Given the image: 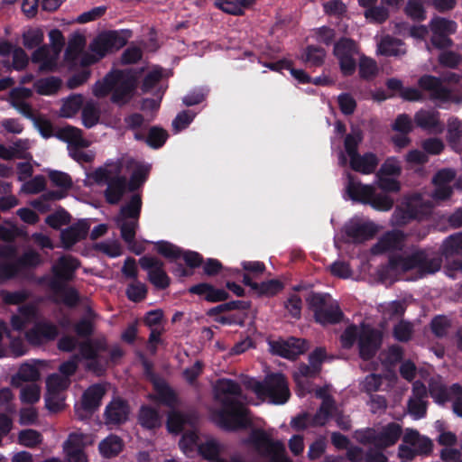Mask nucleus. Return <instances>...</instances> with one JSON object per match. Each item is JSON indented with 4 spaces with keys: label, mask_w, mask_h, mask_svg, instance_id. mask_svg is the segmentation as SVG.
I'll return each mask as SVG.
<instances>
[{
    "label": "nucleus",
    "mask_w": 462,
    "mask_h": 462,
    "mask_svg": "<svg viewBox=\"0 0 462 462\" xmlns=\"http://www.w3.org/2000/svg\"><path fill=\"white\" fill-rule=\"evenodd\" d=\"M122 162L118 161L115 164L114 172L116 176L112 177L108 182L107 187L105 190V198L108 204L116 205L122 199L125 190L127 189V179L125 176H119L122 171Z\"/></svg>",
    "instance_id": "f3484780"
},
{
    "label": "nucleus",
    "mask_w": 462,
    "mask_h": 462,
    "mask_svg": "<svg viewBox=\"0 0 462 462\" xmlns=\"http://www.w3.org/2000/svg\"><path fill=\"white\" fill-rule=\"evenodd\" d=\"M83 125L90 129L95 126L100 119V111L93 102H88L81 112Z\"/></svg>",
    "instance_id": "c03bdc74"
},
{
    "label": "nucleus",
    "mask_w": 462,
    "mask_h": 462,
    "mask_svg": "<svg viewBox=\"0 0 462 462\" xmlns=\"http://www.w3.org/2000/svg\"><path fill=\"white\" fill-rule=\"evenodd\" d=\"M245 443L252 445L261 457L269 458V462H291L285 457L284 444L273 440L262 429H254Z\"/></svg>",
    "instance_id": "39448f33"
},
{
    "label": "nucleus",
    "mask_w": 462,
    "mask_h": 462,
    "mask_svg": "<svg viewBox=\"0 0 462 462\" xmlns=\"http://www.w3.org/2000/svg\"><path fill=\"white\" fill-rule=\"evenodd\" d=\"M130 412L129 402L121 397H115L105 409V423L106 425L125 424L129 419Z\"/></svg>",
    "instance_id": "dca6fc26"
},
{
    "label": "nucleus",
    "mask_w": 462,
    "mask_h": 462,
    "mask_svg": "<svg viewBox=\"0 0 462 462\" xmlns=\"http://www.w3.org/2000/svg\"><path fill=\"white\" fill-rule=\"evenodd\" d=\"M23 45L27 50H33L42 45L44 40V33L41 28H31L23 32Z\"/></svg>",
    "instance_id": "a18cd8bd"
},
{
    "label": "nucleus",
    "mask_w": 462,
    "mask_h": 462,
    "mask_svg": "<svg viewBox=\"0 0 462 462\" xmlns=\"http://www.w3.org/2000/svg\"><path fill=\"white\" fill-rule=\"evenodd\" d=\"M462 137V121L457 117H450L448 120L447 141L454 148Z\"/></svg>",
    "instance_id": "49530a36"
},
{
    "label": "nucleus",
    "mask_w": 462,
    "mask_h": 462,
    "mask_svg": "<svg viewBox=\"0 0 462 462\" xmlns=\"http://www.w3.org/2000/svg\"><path fill=\"white\" fill-rule=\"evenodd\" d=\"M366 205H370L376 210L388 211L393 206V199L386 194H376L374 190V195L369 198V202Z\"/></svg>",
    "instance_id": "0e129e2a"
},
{
    "label": "nucleus",
    "mask_w": 462,
    "mask_h": 462,
    "mask_svg": "<svg viewBox=\"0 0 462 462\" xmlns=\"http://www.w3.org/2000/svg\"><path fill=\"white\" fill-rule=\"evenodd\" d=\"M90 229L89 220L79 219L60 232V242L65 250H70L78 242L87 238Z\"/></svg>",
    "instance_id": "2eb2a0df"
},
{
    "label": "nucleus",
    "mask_w": 462,
    "mask_h": 462,
    "mask_svg": "<svg viewBox=\"0 0 462 462\" xmlns=\"http://www.w3.org/2000/svg\"><path fill=\"white\" fill-rule=\"evenodd\" d=\"M138 422L143 429L155 430L162 427V417L157 409L149 405H142L138 413Z\"/></svg>",
    "instance_id": "c85d7f7f"
},
{
    "label": "nucleus",
    "mask_w": 462,
    "mask_h": 462,
    "mask_svg": "<svg viewBox=\"0 0 462 462\" xmlns=\"http://www.w3.org/2000/svg\"><path fill=\"white\" fill-rule=\"evenodd\" d=\"M18 442L24 447L32 448L42 442V436L36 430H23L18 433Z\"/></svg>",
    "instance_id": "3c124183"
},
{
    "label": "nucleus",
    "mask_w": 462,
    "mask_h": 462,
    "mask_svg": "<svg viewBox=\"0 0 462 462\" xmlns=\"http://www.w3.org/2000/svg\"><path fill=\"white\" fill-rule=\"evenodd\" d=\"M451 327V319L443 314L434 316L430 322V331L437 338L446 337Z\"/></svg>",
    "instance_id": "ea45409f"
},
{
    "label": "nucleus",
    "mask_w": 462,
    "mask_h": 462,
    "mask_svg": "<svg viewBox=\"0 0 462 462\" xmlns=\"http://www.w3.org/2000/svg\"><path fill=\"white\" fill-rule=\"evenodd\" d=\"M84 97L82 94H71L63 99L59 116L63 118L73 117L82 107Z\"/></svg>",
    "instance_id": "72a5a7b5"
},
{
    "label": "nucleus",
    "mask_w": 462,
    "mask_h": 462,
    "mask_svg": "<svg viewBox=\"0 0 462 462\" xmlns=\"http://www.w3.org/2000/svg\"><path fill=\"white\" fill-rule=\"evenodd\" d=\"M283 288V282L277 279H272L258 283V290H256V294L259 298L263 296L273 297L282 291Z\"/></svg>",
    "instance_id": "de8ad7c7"
},
{
    "label": "nucleus",
    "mask_w": 462,
    "mask_h": 462,
    "mask_svg": "<svg viewBox=\"0 0 462 462\" xmlns=\"http://www.w3.org/2000/svg\"><path fill=\"white\" fill-rule=\"evenodd\" d=\"M143 270L148 271V281L158 290H165L171 284V278L163 269L164 263L154 257L143 255L139 259Z\"/></svg>",
    "instance_id": "ddd939ff"
},
{
    "label": "nucleus",
    "mask_w": 462,
    "mask_h": 462,
    "mask_svg": "<svg viewBox=\"0 0 462 462\" xmlns=\"http://www.w3.org/2000/svg\"><path fill=\"white\" fill-rule=\"evenodd\" d=\"M440 67L456 69L462 63V55L453 51H443L438 56Z\"/></svg>",
    "instance_id": "864d4df0"
},
{
    "label": "nucleus",
    "mask_w": 462,
    "mask_h": 462,
    "mask_svg": "<svg viewBox=\"0 0 462 462\" xmlns=\"http://www.w3.org/2000/svg\"><path fill=\"white\" fill-rule=\"evenodd\" d=\"M378 158L374 152H365L364 155H360L358 152L350 158V167L357 172L363 174L373 173L377 165Z\"/></svg>",
    "instance_id": "bb28decb"
},
{
    "label": "nucleus",
    "mask_w": 462,
    "mask_h": 462,
    "mask_svg": "<svg viewBox=\"0 0 462 462\" xmlns=\"http://www.w3.org/2000/svg\"><path fill=\"white\" fill-rule=\"evenodd\" d=\"M106 388L101 383L90 385L82 394L80 403L74 406L75 416L79 420L86 421L92 418L93 414L101 405Z\"/></svg>",
    "instance_id": "9d476101"
},
{
    "label": "nucleus",
    "mask_w": 462,
    "mask_h": 462,
    "mask_svg": "<svg viewBox=\"0 0 462 462\" xmlns=\"http://www.w3.org/2000/svg\"><path fill=\"white\" fill-rule=\"evenodd\" d=\"M329 298L328 293L316 291H310L306 298L308 308L313 312L314 321L322 326L336 325L344 319V313L337 302L327 307Z\"/></svg>",
    "instance_id": "7ed1b4c3"
},
{
    "label": "nucleus",
    "mask_w": 462,
    "mask_h": 462,
    "mask_svg": "<svg viewBox=\"0 0 462 462\" xmlns=\"http://www.w3.org/2000/svg\"><path fill=\"white\" fill-rule=\"evenodd\" d=\"M326 54L324 48L316 45H308L305 49L304 60L312 67H320L324 64Z\"/></svg>",
    "instance_id": "09e8293b"
},
{
    "label": "nucleus",
    "mask_w": 462,
    "mask_h": 462,
    "mask_svg": "<svg viewBox=\"0 0 462 462\" xmlns=\"http://www.w3.org/2000/svg\"><path fill=\"white\" fill-rule=\"evenodd\" d=\"M285 341V347L288 348L291 360L296 359L300 355L304 354L309 349V342L304 338L290 337Z\"/></svg>",
    "instance_id": "8fccbe9b"
},
{
    "label": "nucleus",
    "mask_w": 462,
    "mask_h": 462,
    "mask_svg": "<svg viewBox=\"0 0 462 462\" xmlns=\"http://www.w3.org/2000/svg\"><path fill=\"white\" fill-rule=\"evenodd\" d=\"M377 227L373 222L351 223L345 227L346 236L352 238L353 243L361 244L374 238Z\"/></svg>",
    "instance_id": "aec40b11"
},
{
    "label": "nucleus",
    "mask_w": 462,
    "mask_h": 462,
    "mask_svg": "<svg viewBox=\"0 0 462 462\" xmlns=\"http://www.w3.org/2000/svg\"><path fill=\"white\" fill-rule=\"evenodd\" d=\"M124 447V441L119 436L110 434L99 442L98 450L104 458H113L123 451Z\"/></svg>",
    "instance_id": "c756f323"
},
{
    "label": "nucleus",
    "mask_w": 462,
    "mask_h": 462,
    "mask_svg": "<svg viewBox=\"0 0 462 462\" xmlns=\"http://www.w3.org/2000/svg\"><path fill=\"white\" fill-rule=\"evenodd\" d=\"M346 189L348 197L353 201L365 205L369 202V198L374 195V188L372 185H365L360 181H356L351 174H348V182Z\"/></svg>",
    "instance_id": "5701e85b"
},
{
    "label": "nucleus",
    "mask_w": 462,
    "mask_h": 462,
    "mask_svg": "<svg viewBox=\"0 0 462 462\" xmlns=\"http://www.w3.org/2000/svg\"><path fill=\"white\" fill-rule=\"evenodd\" d=\"M70 219V214L64 208H60V209L49 215L45 218V223L51 228L58 230L61 226L69 224Z\"/></svg>",
    "instance_id": "4d7b16f0"
},
{
    "label": "nucleus",
    "mask_w": 462,
    "mask_h": 462,
    "mask_svg": "<svg viewBox=\"0 0 462 462\" xmlns=\"http://www.w3.org/2000/svg\"><path fill=\"white\" fill-rule=\"evenodd\" d=\"M215 399L222 404L220 410L216 411V421L217 425L226 431H236L245 430L252 425L247 417L248 409L244 404L230 397H222L223 395L240 396L242 388L240 384L232 379L222 378L217 381L214 388Z\"/></svg>",
    "instance_id": "f03ea898"
},
{
    "label": "nucleus",
    "mask_w": 462,
    "mask_h": 462,
    "mask_svg": "<svg viewBox=\"0 0 462 462\" xmlns=\"http://www.w3.org/2000/svg\"><path fill=\"white\" fill-rule=\"evenodd\" d=\"M358 72L361 79L370 81L374 79L379 72L375 60L361 55L358 62Z\"/></svg>",
    "instance_id": "58836bf2"
},
{
    "label": "nucleus",
    "mask_w": 462,
    "mask_h": 462,
    "mask_svg": "<svg viewBox=\"0 0 462 462\" xmlns=\"http://www.w3.org/2000/svg\"><path fill=\"white\" fill-rule=\"evenodd\" d=\"M86 45V38L83 34L76 32L69 39L68 46L64 52V60L71 66L76 65L79 55Z\"/></svg>",
    "instance_id": "7c9ffc66"
},
{
    "label": "nucleus",
    "mask_w": 462,
    "mask_h": 462,
    "mask_svg": "<svg viewBox=\"0 0 462 462\" xmlns=\"http://www.w3.org/2000/svg\"><path fill=\"white\" fill-rule=\"evenodd\" d=\"M430 28L432 34H453L457 30V23L440 16L433 17L430 22Z\"/></svg>",
    "instance_id": "a19ab883"
},
{
    "label": "nucleus",
    "mask_w": 462,
    "mask_h": 462,
    "mask_svg": "<svg viewBox=\"0 0 462 462\" xmlns=\"http://www.w3.org/2000/svg\"><path fill=\"white\" fill-rule=\"evenodd\" d=\"M254 392L258 396H265L273 404H284L290 398V390L285 375L282 373L268 374L263 382H255Z\"/></svg>",
    "instance_id": "423d86ee"
},
{
    "label": "nucleus",
    "mask_w": 462,
    "mask_h": 462,
    "mask_svg": "<svg viewBox=\"0 0 462 462\" xmlns=\"http://www.w3.org/2000/svg\"><path fill=\"white\" fill-rule=\"evenodd\" d=\"M402 434V427L396 422L385 425L377 434V448L383 449L397 443Z\"/></svg>",
    "instance_id": "a878e982"
},
{
    "label": "nucleus",
    "mask_w": 462,
    "mask_h": 462,
    "mask_svg": "<svg viewBox=\"0 0 462 462\" xmlns=\"http://www.w3.org/2000/svg\"><path fill=\"white\" fill-rule=\"evenodd\" d=\"M356 42L350 38L341 37L335 44L333 54L338 60L339 69L344 77L353 76L356 70V61L353 57Z\"/></svg>",
    "instance_id": "f8f14e48"
},
{
    "label": "nucleus",
    "mask_w": 462,
    "mask_h": 462,
    "mask_svg": "<svg viewBox=\"0 0 462 462\" xmlns=\"http://www.w3.org/2000/svg\"><path fill=\"white\" fill-rule=\"evenodd\" d=\"M154 245L156 252L170 262H176L183 254L181 247L166 240L157 241Z\"/></svg>",
    "instance_id": "f704fd0d"
},
{
    "label": "nucleus",
    "mask_w": 462,
    "mask_h": 462,
    "mask_svg": "<svg viewBox=\"0 0 462 462\" xmlns=\"http://www.w3.org/2000/svg\"><path fill=\"white\" fill-rule=\"evenodd\" d=\"M136 87V77L123 70V75L112 90L110 101L120 107L127 105L134 98Z\"/></svg>",
    "instance_id": "4468645a"
},
{
    "label": "nucleus",
    "mask_w": 462,
    "mask_h": 462,
    "mask_svg": "<svg viewBox=\"0 0 462 462\" xmlns=\"http://www.w3.org/2000/svg\"><path fill=\"white\" fill-rule=\"evenodd\" d=\"M17 265L20 270L27 268H35L41 264L42 259L38 252L31 250L24 252L20 257L16 259Z\"/></svg>",
    "instance_id": "e2e57ef3"
},
{
    "label": "nucleus",
    "mask_w": 462,
    "mask_h": 462,
    "mask_svg": "<svg viewBox=\"0 0 462 462\" xmlns=\"http://www.w3.org/2000/svg\"><path fill=\"white\" fill-rule=\"evenodd\" d=\"M117 226L120 228L121 237L125 243L131 245L134 242L138 221L125 219L120 221Z\"/></svg>",
    "instance_id": "680f3d73"
},
{
    "label": "nucleus",
    "mask_w": 462,
    "mask_h": 462,
    "mask_svg": "<svg viewBox=\"0 0 462 462\" xmlns=\"http://www.w3.org/2000/svg\"><path fill=\"white\" fill-rule=\"evenodd\" d=\"M147 292L146 285L137 281L135 283H130L127 286L125 295L129 300L138 303L146 298Z\"/></svg>",
    "instance_id": "bf43d9fd"
},
{
    "label": "nucleus",
    "mask_w": 462,
    "mask_h": 462,
    "mask_svg": "<svg viewBox=\"0 0 462 462\" xmlns=\"http://www.w3.org/2000/svg\"><path fill=\"white\" fill-rule=\"evenodd\" d=\"M133 166H134V169L130 176L129 181H127V189L130 192H134L143 187L151 171L150 165L137 162L134 159L131 158L126 162V168L129 169Z\"/></svg>",
    "instance_id": "4be33fe9"
},
{
    "label": "nucleus",
    "mask_w": 462,
    "mask_h": 462,
    "mask_svg": "<svg viewBox=\"0 0 462 462\" xmlns=\"http://www.w3.org/2000/svg\"><path fill=\"white\" fill-rule=\"evenodd\" d=\"M82 134L83 132L81 129L68 125L60 128L56 133H54L53 136L62 142L73 144L77 147H88V143L83 138Z\"/></svg>",
    "instance_id": "cd10ccee"
},
{
    "label": "nucleus",
    "mask_w": 462,
    "mask_h": 462,
    "mask_svg": "<svg viewBox=\"0 0 462 462\" xmlns=\"http://www.w3.org/2000/svg\"><path fill=\"white\" fill-rule=\"evenodd\" d=\"M46 189V179L43 175H36L22 186L26 194H38Z\"/></svg>",
    "instance_id": "774afa93"
},
{
    "label": "nucleus",
    "mask_w": 462,
    "mask_h": 462,
    "mask_svg": "<svg viewBox=\"0 0 462 462\" xmlns=\"http://www.w3.org/2000/svg\"><path fill=\"white\" fill-rule=\"evenodd\" d=\"M333 407L332 400H325L312 419L313 426H324L331 415V409Z\"/></svg>",
    "instance_id": "69168bd1"
},
{
    "label": "nucleus",
    "mask_w": 462,
    "mask_h": 462,
    "mask_svg": "<svg viewBox=\"0 0 462 462\" xmlns=\"http://www.w3.org/2000/svg\"><path fill=\"white\" fill-rule=\"evenodd\" d=\"M48 176L54 186L59 187L64 190L70 189L73 186V180L71 177L64 171L50 170L48 171Z\"/></svg>",
    "instance_id": "13d9d810"
},
{
    "label": "nucleus",
    "mask_w": 462,
    "mask_h": 462,
    "mask_svg": "<svg viewBox=\"0 0 462 462\" xmlns=\"http://www.w3.org/2000/svg\"><path fill=\"white\" fill-rule=\"evenodd\" d=\"M252 307L250 300H230L227 302L220 303L206 311L208 317H218L220 313L232 311V310H249Z\"/></svg>",
    "instance_id": "2f4dec72"
},
{
    "label": "nucleus",
    "mask_w": 462,
    "mask_h": 462,
    "mask_svg": "<svg viewBox=\"0 0 462 462\" xmlns=\"http://www.w3.org/2000/svg\"><path fill=\"white\" fill-rule=\"evenodd\" d=\"M152 386L155 394H151L149 398L160 404L174 409L178 403V396L169 383L164 379H162L154 383Z\"/></svg>",
    "instance_id": "412c9836"
},
{
    "label": "nucleus",
    "mask_w": 462,
    "mask_h": 462,
    "mask_svg": "<svg viewBox=\"0 0 462 462\" xmlns=\"http://www.w3.org/2000/svg\"><path fill=\"white\" fill-rule=\"evenodd\" d=\"M190 294L203 297V299L211 303L223 302L230 298V294L223 288H217L208 282H199L188 289Z\"/></svg>",
    "instance_id": "a211bd4d"
},
{
    "label": "nucleus",
    "mask_w": 462,
    "mask_h": 462,
    "mask_svg": "<svg viewBox=\"0 0 462 462\" xmlns=\"http://www.w3.org/2000/svg\"><path fill=\"white\" fill-rule=\"evenodd\" d=\"M360 329L356 324L347 326L340 336L341 346L344 349H350L359 340Z\"/></svg>",
    "instance_id": "6e6d98bb"
},
{
    "label": "nucleus",
    "mask_w": 462,
    "mask_h": 462,
    "mask_svg": "<svg viewBox=\"0 0 462 462\" xmlns=\"http://www.w3.org/2000/svg\"><path fill=\"white\" fill-rule=\"evenodd\" d=\"M402 442L398 447V457L402 462H412L418 456L428 457L433 452L431 439L421 435L416 429L406 428Z\"/></svg>",
    "instance_id": "20e7f679"
},
{
    "label": "nucleus",
    "mask_w": 462,
    "mask_h": 462,
    "mask_svg": "<svg viewBox=\"0 0 462 462\" xmlns=\"http://www.w3.org/2000/svg\"><path fill=\"white\" fill-rule=\"evenodd\" d=\"M123 75L121 69H112L107 72L101 80H97L93 86V95L98 98H103L112 93L114 87Z\"/></svg>",
    "instance_id": "b1692460"
},
{
    "label": "nucleus",
    "mask_w": 462,
    "mask_h": 462,
    "mask_svg": "<svg viewBox=\"0 0 462 462\" xmlns=\"http://www.w3.org/2000/svg\"><path fill=\"white\" fill-rule=\"evenodd\" d=\"M429 0H408L403 9L405 14L413 21L421 22L427 17L424 4Z\"/></svg>",
    "instance_id": "37998d69"
},
{
    "label": "nucleus",
    "mask_w": 462,
    "mask_h": 462,
    "mask_svg": "<svg viewBox=\"0 0 462 462\" xmlns=\"http://www.w3.org/2000/svg\"><path fill=\"white\" fill-rule=\"evenodd\" d=\"M62 81L60 78L51 76L36 80L34 88L39 95L50 96L56 94L60 88Z\"/></svg>",
    "instance_id": "c9c22d12"
},
{
    "label": "nucleus",
    "mask_w": 462,
    "mask_h": 462,
    "mask_svg": "<svg viewBox=\"0 0 462 462\" xmlns=\"http://www.w3.org/2000/svg\"><path fill=\"white\" fill-rule=\"evenodd\" d=\"M41 374L34 365L23 364L17 374L12 377L11 383L14 387H19L22 382H35L40 379Z\"/></svg>",
    "instance_id": "473e14b6"
},
{
    "label": "nucleus",
    "mask_w": 462,
    "mask_h": 462,
    "mask_svg": "<svg viewBox=\"0 0 462 462\" xmlns=\"http://www.w3.org/2000/svg\"><path fill=\"white\" fill-rule=\"evenodd\" d=\"M132 36L133 32L129 29L105 31L93 39L88 49L90 51L99 56V58L103 59L108 53L118 51L125 46Z\"/></svg>",
    "instance_id": "0eeeda50"
},
{
    "label": "nucleus",
    "mask_w": 462,
    "mask_h": 462,
    "mask_svg": "<svg viewBox=\"0 0 462 462\" xmlns=\"http://www.w3.org/2000/svg\"><path fill=\"white\" fill-rule=\"evenodd\" d=\"M439 113L428 110H420L414 115V122L417 126L424 130L434 129L440 125Z\"/></svg>",
    "instance_id": "e433bc0d"
},
{
    "label": "nucleus",
    "mask_w": 462,
    "mask_h": 462,
    "mask_svg": "<svg viewBox=\"0 0 462 462\" xmlns=\"http://www.w3.org/2000/svg\"><path fill=\"white\" fill-rule=\"evenodd\" d=\"M70 384V379L61 376L58 374H51L46 381V393H60L65 391Z\"/></svg>",
    "instance_id": "603ef678"
},
{
    "label": "nucleus",
    "mask_w": 462,
    "mask_h": 462,
    "mask_svg": "<svg viewBox=\"0 0 462 462\" xmlns=\"http://www.w3.org/2000/svg\"><path fill=\"white\" fill-rule=\"evenodd\" d=\"M169 138L168 132L161 126L154 125L149 129L145 138L146 144L152 149H159L164 145Z\"/></svg>",
    "instance_id": "79ce46f5"
},
{
    "label": "nucleus",
    "mask_w": 462,
    "mask_h": 462,
    "mask_svg": "<svg viewBox=\"0 0 462 462\" xmlns=\"http://www.w3.org/2000/svg\"><path fill=\"white\" fill-rule=\"evenodd\" d=\"M440 251L446 259L462 255V232H458L448 236L443 241ZM452 264L455 270L462 272V258L454 260Z\"/></svg>",
    "instance_id": "6ab92c4d"
},
{
    "label": "nucleus",
    "mask_w": 462,
    "mask_h": 462,
    "mask_svg": "<svg viewBox=\"0 0 462 462\" xmlns=\"http://www.w3.org/2000/svg\"><path fill=\"white\" fill-rule=\"evenodd\" d=\"M81 265L80 261L72 255H62L51 267L53 277L50 280L49 287L53 291L64 289V283L74 279L75 272Z\"/></svg>",
    "instance_id": "9b49d317"
},
{
    "label": "nucleus",
    "mask_w": 462,
    "mask_h": 462,
    "mask_svg": "<svg viewBox=\"0 0 462 462\" xmlns=\"http://www.w3.org/2000/svg\"><path fill=\"white\" fill-rule=\"evenodd\" d=\"M461 79L459 74L451 71L443 73L441 78L424 74L418 79V86L422 90L430 92L431 99L447 102L450 98L451 91L442 83L458 84Z\"/></svg>",
    "instance_id": "6e6552de"
},
{
    "label": "nucleus",
    "mask_w": 462,
    "mask_h": 462,
    "mask_svg": "<svg viewBox=\"0 0 462 462\" xmlns=\"http://www.w3.org/2000/svg\"><path fill=\"white\" fill-rule=\"evenodd\" d=\"M184 423L185 418L180 411L174 409L169 411L166 421V428L170 433H180L183 430Z\"/></svg>",
    "instance_id": "052dcab7"
},
{
    "label": "nucleus",
    "mask_w": 462,
    "mask_h": 462,
    "mask_svg": "<svg viewBox=\"0 0 462 462\" xmlns=\"http://www.w3.org/2000/svg\"><path fill=\"white\" fill-rule=\"evenodd\" d=\"M364 134L359 126H351L349 134H346L344 147L347 155L351 158L358 152V145L363 142Z\"/></svg>",
    "instance_id": "4c0bfd02"
},
{
    "label": "nucleus",
    "mask_w": 462,
    "mask_h": 462,
    "mask_svg": "<svg viewBox=\"0 0 462 462\" xmlns=\"http://www.w3.org/2000/svg\"><path fill=\"white\" fill-rule=\"evenodd\" d=\"M142 196L135 193L131 196L130 199L121 207L119 214L115 218L116 225L125 219L139 220L142 210Z\"/></svg>",
    "instance_id": "393cba45"
},
{
    "label": "nucleus",
    "mask_w": 462,
    "mask_h": 462,
    "mask_svg": "<svg viewBox=\"0 0 462 462\" xmlns=\"http://www.w3.org/2000/svg\"><path fill=\"white\" fill-rule=\"evenodd\" d=\"M413 329L410 321L401 320L393 327V337L399 342H408L411 338Z\"/></svg>",
    "instance_id": "338daca9"
},
{
    "label": "nucleus",
    "mask_w": 462,
    "mask_h": 462,
    "mask_svg": "<svg viewBox=\"0 0 462 462\" xmlns=\"http://www.w3.org/2000/svg\"><path fill=\"white\" fill-rule=\"evenodd\" d=\"M383 340L382 330L362 321L358 340V355L363 361L372 360L381 349Z\"/></svg>",
    "instance_id": "1a4fd4ad"
},
{
    "label": "nucleus",
    "mask_w": 462,
    "mask_h": 462,
    "mask_svg": "<svg viewBox=\"0 0 462 462\" xmlns=\"http://www.w3.org/2000/svg\"><path fill=\"white\" fill-rule=\"evenodd\" d=\"M430 395L439 404H444L448 400L447 387L439 381L431 378L429 382Z\"/></svg>",
    "instance_id": "5fc2aeb1"
},
{
    "label": "nucleus",
    "mask_w": 462,
    "mask_h": 462,
    "mask_svg": "<svg viewBox=\"0 0 462 462\" xmlns=\"http://www.w3.org/2000/svg\"><path fill=\"white\" fill-rule=\"evenodd\" d=\"M402 246V234L401 232H387L371 247L370 252L374 255L389 253L388 261L381 264L377 270L380 281L388 280L391 273H406L415 270V277L412 280L422 279L427 275L439 272L442 265V259L439 256H430L426 249H416L404 255L395 252Z\"/></svg>",
    "instance_id": "f257e3e1"
}]
</instances>
